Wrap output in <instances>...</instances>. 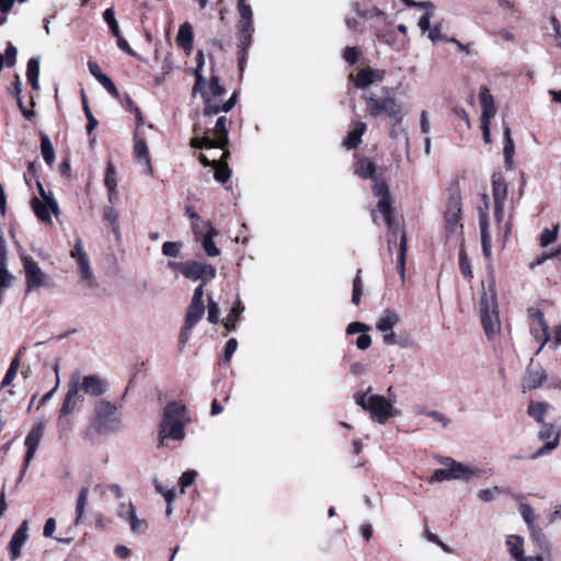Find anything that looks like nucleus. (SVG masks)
<instances>
[{
  "label": "nucleus",
  "mask_w": 561,
  "mask_h": 561,
  "mask_svg": "<svg viewBox=\"0 0 561 561\" xmlns=\"http://www.w3.org/2000/svg\"><path fill=\"white\" fill-rule=\"evenodd\" d=\"M121 407L105 399L95 401L90 416V427L102 436L119 433L124 427Z\"/></svg>",
  "instance_id": "obj_1"
},
{
  "label": "nucleus",
  "mask_w": 561,
  "mask_h": 561,
  "mask_svg": "<svg viewBox=\"0 0 561 561\" xmlns=\"http://www.w3.org/2000/svg\"><path fill=\"white\" fill-rule=\"evenodd\" d=\"M366 110L371 117L386 116L390 121L403 122L405 113L403 105L392 94L391 89L381 88L378 91H366L363 95Z\"/></svg>",
  "instance_id": "obj_2"
},
{
  "label": "nucleus",
  "mask_w": 561,
  "mask_h": 561,
  "mask_svg": "<svg viewBox=\"0 0 561 561\" xmlns=\"http://www.w3.org/2000/svg\"><path fill=\"white\" fill-rule=\"evenodd\" d=\"M187 422L185 405L172 401L169 402L163 411L160 423L159 439L164 445L165 439L183 440L185 437L184 427Z\"/></svg>",
  "instance_id": "obj_3"
},
{
  "label": "nucleus",
  "mask_w": 561,
  "mask_h": 561,
  "mask_svg": "<svg viewBox=\"0 0 561 561\" xmlns=\"http://www.w3.org/2000/svg\"><path fill=\"white\" fill-rule=\"evenodd\" d=\"M229 124H231V122L226 116H219L213 129L204 130L198 123H195L193 126L195 137L192 138L191 146L197 149H224L229 144Z\"/></svg>",
  "instance_id": "obj_4"
},
{
  "label": "nucleus",
  "mask_w": 561,
  "mask_h": 561,
  "mask_svg": "<svg viewBox=\"0 0 561 561\" xmlns=\"http://www.w3.org/2000/svg\"><path fill=\"white\" fill-rule=\"evenodd\" d=\"M370 391L371 387H368L364 392H356L354 394V400L363 410L369 412L373 421L379 424H385L388 419L397 414V411L392 405V400L379 394H371L368 397Z\"/></svg>",
  "instance_id": "obj_5"
},
{
  "label": "nucleus",
  "mask_w": 561,
  "mask_h": 561,
  "mask_svg": "<svg viewBox=\"0 0 561 561\" xmlns=\"http://www.w3.org/2000/svg\"><path fill=\"white\" fill-rule=\"evenodd\" d=\"M481 322L489 339H492L501 329L496 293L493 285L489 293L483 288L480 297Z\"/></svg>",
  "instance_id": "obj_6"
},
{
  "label": "nucleus",
  "mask_w": 561,
  "mask_h": 561,
  "mask_svg": "<svg viewBox=\"0 0 561 561\" xmlns=\"http://www.w3.org/2000/svg\"><path fill=\"white\" fill-rule=\"evenodd\" d=\"M195 76V83L193 87V95L199 93L204 100V110L203 115L204 116H213L217 115L220 112L228 113L232 110V107L236 105L237 102V94L233 93L231 98L220 104L219 102H216L210 98L208 92L206 91V79L203 77L202 72L198 70H194Z\"/></svg>",
  "instance_id": "obj_7"
},
{
  "label": "nucleus",
  "mask_w": 561,
  "mask_h": 561,
  "mask_svg": "<svg viewBox=\"0 0 561 561\" xmlns=\"http://www.w3.org/2000/svg\"><path fill=\"white\" fill-rule=\"evenodd\" d=\"M21 260L25 274L26 293L37 290L41 287L51 288L54 286L53 278L42 271L38 263L32 256L22 255Z\"/></svg>",
  "instance_id": "obj_8"
},
{
  "label": "nucleus",
  "mask_w": 561,
  "mask_h": 561,
  "mask_svg": "<svg viewBox=\"0 0 561 561\" xmlns=\"http://www.w3.org/2000/svg\"><path fill=\"white\" fill-rule=\"evenodd\" d=\"M70 381L76 385L79 391H83L84 394L90 397H102L110 389L108 381L100 375H87L80 377L76 374L71 377Z\"/></svg>",
  "instance_id": "obj_9"
},
{
  "label": "nucleus",
  "mask_w": 561,
  "mask_h": 561,
  "mask_svg": "<svg viewBox=\"0 0 561 561\" xmlns=\"http://www.w3.org/2000/svg\"><path fill=\"white\" fill-rule=\"evenodd\" d=\"M373 193L379 197L377 209L383 216V219L390 230L393 229V208L388 185L382 181H375Z\"/></svg>",
  "instance_id": "obj_10"
},
{
  "label": "nucleus",
  "mask_w": 561,
  "mask_h": 561,
  "mask_svg": "<svg viewBox=\"0 0 561 561\" xmlns=\"http://www.w3.org/2000/svg\"><path fill=\"white\" fill-rule=\"evenodd\" d=\"M437 459L440 465L448 467L451 480L470 481L474 478H480L482 473L480 469L458 462L450 457H439Z\"/></svg>",
  "instance_id": "obj_11"
},
{
  "label": "nucleus",
  "mask_w": 561,
  "mask_h": 561,
  "mask_svg": "<svg viewBox=\"0 0 561 561\" xmlns=\"http://www.w3.org/2000/svg\"><path fill=\"white\" fill-rule=\"evenodd\" d=\"M492 195L494 199V218L496 224L501 226L507 199V184L502 175H493Z\"/></svg>",
  "instance_id": "obj_12"
},
{
  "label": "nucleus",
  "mask_w": 561,
  "mask_h": 561,
  "mask_svg": "<svg viewBox=\"0 0 561 561\" xmlns=\"http://www.w3.org/2000/svg\"><path fill=\"white\" fill-rule=\"evenodd\" d=\"M461 198L459 194H451L445 210V222L449 233H456L458 228H462L461 220Z\"/></svg>",
  "instance_id": "obj_13"
},
{
  "label": "nucleus",
  "mask_w": 561,
  "mask_h": 561,
  "mask_svg": "<svg viewBox=\"0 0 561 561\" xmlns=\"http://www.w3.org/2000/svg\"><path fill=\"white\" fill-rule=\"evenodd\" d=\"M44 434V423L39 422L35 424L28 434L25 437V446H26V454H25V460L22 469V474L26 471V469L30 466V462L35 456L36 449L42 440Z\"/></svg>",
  "instance_id": "obj_14"
},
{
  "label": "nucleus",
  "mask_w": 561,
  "mask_h": 561,
  "mask_svg": "<svg viewBox=\"0 0 561 561\" xmlns=\"http://www.w3.org/2000/svg\"><path fill=\"white\" fill-rule=\"evenodd\" d=\"M192 280H202V283H207L216 277V268L206 263L197 262V261H187L185 276Z\"/></svg>",
  "instance_id": "obj_15"
},
{
  "label": "nucleus",
  "mask_w": 561,
  "mask_h": 561,
  "mask_svg": "<svg viewBox=\"0 0 561 561\" xmlns=\"http://www.w3.org/2000/svg\"><path fill=\"white\" fill-rule=\"evenodd\" d=\"M553 437L552 440L547 442L542 447H540L538 450H536L531 456L530 459L535 460L539 457H542L545 455L550 454L553 449H556L559 445V434L554 431L553 424H545L543 428L539 431L538 438L540 440L550 439Z\"/></svg>",
  "instance_id": "obj_16"
},
{
  "label": "nucleus",
  "mask_w": 561,
  "mask_h": 561,
  "mask_svg": "<svg viewBox=\"0 0 561 561\" xmlns=\"http://www.w3.org/2000/svg\"><path fill=\"white\" fill-rule=\"evenodd\" d=\"M254 33L253 25H238L237 37L239 41V67L243 70V66L248 56V50L252 43V36Z\"/></svg>",
  "instance_id": "obj_17"
},
{
  "label": "nucleus",
  "mask_w": 561,
  "mask_h": 561,
  "mask_svg": "<svg viewBox=\"0 0 561 561\" xmlns=\"http://www.w3.org/2000/svg\"><path fill=\"white\" fill-rule=\"evenodd\" d=\"M84 401V394L80 393L76 385H72L71 381H69V388L68 391L64 398V402L61 404V408L59 410V413L62 415L70 414L78 408L80 403Z\"/></svg>",
  "instance_id": "obj_18"
},
{
  "label": "nucleus",
  "mask_w": 561,
  "mask_h": 561,
  "mask_svg": "<svg viewBox=\"0 0 561 561\" xmlns=\"http://www.w3.org/2000/svg\"><path fill=\"white\" fill-rule=\"evenodd\" d=\"M134 156L137 163L144 167L142 172L152 175L153 169L151 165L150 153L147 142L144 138H135Z\"/></svg>",
  "instance_id": "obj_19"
},
{
  "label": "nucleus",
  "mask_w": 561,
  "mask_h": 561,
  "mask_svg": "<svg viewBox=\"0 0 561 561\" xmlns=\"http://www.w3.org/2000/svg\"><path fill=\"white\" fill-rule=\"evenodd\" d=\"M27 530L28 523L27 520H23L19 528L14 531L9 542V551L12 560H15L21 556V549L27 539Z\"/></svg>",
  "instance_id": "obj_20"
},
{
  "label": "nucleus",
  "mask_w": 561,
  "mask_h": 561,
  "mask_svg": "<svg viewBox=\"0 0 561 561\" xmlns=\"http://www.w3.org/2000/svg\"><path fill=\"white\" fill-rule=\"evenodd\" d=\"M547 380L546 371L540 366H530L523 380V390L537 389Z\"/></svg>",
  "instance_id": "obj_21"
},
{
  "label": "nucleus",
  "mask_w": 561,
  "mask_h": 561,
  "mask_svg": "<svg viewBox=\"0 0 561 561\" xmlns=\"http://www.w3.org/2000/svg\"><path fill=\"white\" fill-rule=\"evenodd\" d=\"M385 70L364 68L357 72L355 85L359 89H365L375 82L382 81L385 79Z\"/></svg>",
  "instance_id": "obj_22"
},
{
  "label": "nucleus",
  "mask_w": 561,
  "mask_h": 561,
  "mask_svg": "<svg viewBox=\"0 0 561 561\" xmlns=\"http://www.w3.org/2000/svg\"><path fill=\"white\" fill-rule=\"evenodd\" d=\"M76 262L80 272V282L91 291L96 290L99 285L95 277L93 276L88 255L76 260Z\"/></svg>",
  "instance_id": "obj_23"
},
{
  "label": "nucleus",
  "mask_w": 561,
  "mask_h": 561,
  "mask_svg": "<svg viewBox=\"0 0 561 561\" xmlns=\"http://www.w3.org/2000/svg\"><path fill=\"white\" fill-rule=\"evenodd\" d=\"M480 102L482 105V116L481 121L491 122L496 113V107L494 104L493 96L490 93V90L486 87H482L480 91Z\"/></svg>",
  "instance_id": "obj_24"
},
{
  "label": "nucleus",
  "mask_w": 561,
  "mask_h": 561,
  "mask_svg": "<svg viewBox=\"0 0 561 561\" xmlns=\"http://www.w3.org/2000/svg\"><path fill=\"white\" fill-rule=\"evenodd\" d=\"M530 333L536 340L541 341L536 352V354H539L545 345L550 341L549 325L546 321L531 322Z\"/></svg>",
  "instance_id": "obj_25"
},
{
  "label": "nucleus",
  "mask_w": 561,
  "mask_h": 561,
  "mask_svg": "<svg viewBox=\"0 0 561 561\" xmlns=\"http://www.w3.org/2000/svg\"><path fill=\"white\" fill-rule=\"evenodd\" d=\"M176 43L181 46L187 54L191 53L193 48V27L188 22H184L179 30L176 36Z\"/></svg>",
  "instance_id": "obj_26"
},
{
  "label": "nucleus",
  "mask_w": 561,
  "mask_h": 561,
  "mask_svg": "<svg viewBox=\"0 0 561 561\" xmlns=\"http://www.w3.org/2000/svg\"><path fill=\"white\" fill-rule=\"evenodd\" d=\"M398 322V313L392 309H385L376 323V328L381 332H388L391 331Z\"/></svg>",
  "instance_id": "obj_27"
},
{
  "label": "nucleus",
  "mask_w": 561,
  "mask_h": 561,
  "mask_svg": "<svg viewBox=\"0 0 561 561\" xmlns=\"http://www.w3.org/2000/svg\"><path fill=\"white\" fill-rule=\"evenodd\" d=\"M31 207L34 211V214L36 215V217L43 221V222H46V224H49L51 222V214H54L48 204H46L45 201H39L38 197H33L31 199Z\"/></svg>",
  "instance_id": "obj_28"
},
{
  "label": "nucleus",
  "mask_w": 561,
  "mask_h": 561,
  "mask_svg": "<svg viewBox=\"0 0 561 561\" xmlns=\"http://www.w3.org/2000/svg\"><path fill=\"white\" fill-rule=\"evenodd\" d=\"M39 57H32L27 61L26 78L33 90H39Z\"/></svg>",
  "instance_id": "obj_29"
},
{
  "label": "nucleus",
  "mask_w": 561,
  "mask_h": 561,
  "mask_svg": "<svg viewBox=\"0 0 561 561\" xmlns=\"http://www.w3.org/2000/svg\"><path fill=\"white\" fill-rule=\"evenodd\" d=\"M408 239L405 232L400 236L399 253L397 257V270L400 274L401 280L405 279V263H407Z\"/></svg>",
  "instance_id": "obj_30"
},
{
  "label": "nucleus",
  "mask_w": 561,
  "mask_h": 561,
  "mask_svg": "<svg viewBox=\"0 0 561 561\" xmlns=\"http://www.w3.org/2000/svg\"><path fill=\"white\" fill-rule=\"evenodd\" d=\"M505 545L511 557L517 561L524 554V539L520 536L510 535L506 537Z\"/></svg>",
  "instance_id": "obj_31"
},
{
  "label": "nucleus",
  "mask_w": 561,
  "mask_h": 561,
  "mask_svg": "<svg viewBox=\"0 0 561 561\" xmlns=\"http://www.w3.org/2000/svg\"><path fill=\"white\" fill-rule=\"evenodd\" d=\"M504 159L507 168H513V157L515 153V145L512 138L511 128L507 125H504V148H503Z\"/></svg>",
  "instance_id": "obj_32"
},
{
  "label": "nucleus",
  "mask_w": 561,
  "mask_h": 561,
  "mask_svg": "<svg viewBox=\"0 0 561 561\" xmlns=\"http://www.w3.org/2000/svg\"><path fill=\"white\" fill-rule=\"evenodd\" d=\"M551 409V405L548 402H534L531 401L528 405V414L536 422L545 424V416L548 410Z\"/></svg>",
  "instance_id": "obj_33"
},
{
  "label": "nucleus",
  "mask_w": 561,
  "mask_h": 561,
  "mask_svg": "<svg viewBox=\"0 0 561 561\" xmlns=\"http://www.w3.org/2000/svg\"><path fill=\"white\" fill-rule=\"evenodd\" d=\"M218 233L217 229H209L208 233H205L203 239L198 241L202 243V247L208 256H218L220 254V250L214 242V238L218 236Z\"/></svg>",
  "instance_id": "obj_34"
},
{
  "label": "nucleus",
  "mask_w": 561,
  "mask_h": 561,
  "mask_svg": "<svg viewBox=\"0 0 561 561\" xmlns=\"http://www.w3.org/2000/svg\"><path fill=\"white\" fill-rule=\"evenodd\" d=\"M204 313V304L191 302L186 311L184 323L188 324V327H195V324L203 318Z\"/></svg>",
  "instance_id": "obj_35"
},
{
  "label": "nucleus",
  "mask_w": 561,
  "mask_h": 561,
  "mask_svg": "<svg viewBox=\"0 0 561 561\" xmlns=\"http://www.w3.org/2000/svg\"><path fill=\"white\" fill-rule=\"evenodd\" d=\"M366 130V124L363 122H358L356 124V127L348 133L346 138L343 141V145L347 149L356 148L358 144L360 142L362 136Z\"/></svg>",
  "instance_id": "obj_36"
},
{
  "label": "nucleus",
  "mask_w": 561,
  "mask_h": 561,
  "mask_svg": "<svg viewBox=\"0 0 561 561\" xmlns=\"http://www.w3.org/2000/svg\"><path fill=\"white\" fill-rule=\"evenodd\" d=\"M39 136H41V151H42L43 159L50 167V165H53V163L55 161V150H54L53 144L46 134L41 133Z\"/></svg>",
  "instance_id": "obj_37"
},
{
  "label": "nucleus",
  "mask_w": 561,
  "mask_h": 561,
  "mask_svg": "<svg viewBox=\"0 0 561 561\" xmlns=\"http://www.w3.org/2000/svg\"><path fill=\"white\" fill-rule=\"evenodd\" d=\"M36 187L38 191L39 201H45L46 204H48L50 210L57 217L59 215L60 210H59L58 202L54 197L53 193L50 191L47 192L39 181H36Z\"/></svg>",
  "instance_id": "obj_38"
},
{
  "label": "nucleus",
  "mask_w": 561,
  "mask_h": 561,
  "mask_svg": "<svg viewBox=\"0 0 561 561\" xmlns=\"http://www.w3.org/2000/svg\"><path fill=\"white\" fill-rule=\"evenodd\" d=\"M243 310L244 307L242 306L240 299H237L225 321V328L228 332L236 330V323Z\"/></svg>",
  "instance_id": "obj_39"
},
{
  "label": "nucleus",
  "mask_w": 561,
  "mask_h": 561,
  "mask_svg": "<svg viewBox=\"0 0 561 561\" xmlns=\"http://www.w3.org/2000/svg\"><path fill=\"white\" fill-rule=\"evenodd\" d=\"M355 173L363 179H374L375 164L369 159L364 158L356 162Z\"/></svg>",
  "instance_id": "obj_40"
},
{
  "label": "nucleus",
  "mask_w": 561,
  "mask_h": 561,
  "mask_svg": "<svg viewBox=\"0 0 561 561\" xmlns=\"http://www.w3.org/2000/svg\"><path fill=\"white\" fill-rule=\"evenodd\" d=\"M480 233H481V245H482L483 254L485 257H490L491 253H492V239H491V233L489 231V226L485 222L484 215L482 216V220H481Z\"/></svg>",
  "instance_id": "obj_41"
},
{
  "label": "nucleus",
  "mask_w": 561,
  "mask_h": 561,
  "mask_svg": "<svg viewBox=\"0 0 561 561\" xmlns=\"http://www.w3.org/2000/svg\"><path fill=\"white\" fill-rule=\"evenodd\" d=\"M89 489L88 486L81 488L77 505H76V524L79 525L83 522L84 511L88 503Z\"/></svg>",
  "instance_id": "obj_42"
},
{
  "label": "nucleus",
  "mask_w": 561,
  "mask_h": 561,
  "mask_svg": "<svg viewBox=\"0 0 561 561\" xmlns=\"http://www.w3.org/2000/svg\"><path fill=\"white\" fill-rule=\"evenodd\" d=\"M126 523H128L130 527V531L133 534L137 535H144L148 529V523L144 518H139L136 514V511L127 516V519H125Z\"/></svg>",
  "instance_id": "obj_43"
},
{
  "label": "nucleus",
  "mask_w": 561,
  "mask_h": 561,
  "mask_svg": "<svg viewBox=\"0 0 561 561\" xmlns=\"http://www.w3.org/2000/svg\"><path fill=\"white\" fill-rule=\"evenodd\" d=\"M193 233L195 236L196 241L203 239L205 233H208L209 229H215L209 221L206 220H196L192 222Z\"/></svg>",
  "instance_id": "obj_44"
},
{
  "label": "nucleus",
  "mask_w": 561,
  "mask_h": 561,
  "mask_svg": "<svg viewBox=\"0 0 561 561\" xmlns=\"http://www.w3.org/2000/svg\"><path fill=\"white\" fill-rule=\"evenodd\" d=\"M238 11L240 14V21L238 25H253L252 22V8L245 2L238 3Z\"/></svg>",
  "instance_id": "obj_45"
},
{
  "label": "nucleus",
  "mask_w": 561,
  "mask_h": 561,
  "mask_svg": "<svg viewBox=\"0 0 561 561\" xmlns=\"http://www.w3.org/2000/svg\"><path fill=\"white\" fill-rule=\"evenodd\" d=\"M135 506L130 499H123L116 508V516L122 520L127 519V516L135 512Z\"/></svg>",
  "instance_id": "obj_46"
},
{
  "label": "nucleus",
  "mask_w": 561,
  "mask_h": 561,
  "mask_svg": "<svg viewBox=\"0 0 561 561\" xmlns=\"http://www.w3.org/2000/svg\"><path fill=\"white\" fill-rule=\"evenodd\" d=\"M102 497L106 495V492H111L115 499L123 500V489L117 484L101 485L98 484L94 488Z\"/></svg>",
  "instance_id": "obj_47"
},
{
  "label": "nucleus",
  "mask_w": 561,
  "mask_h": 561,
  "mask_svg": "<svg viewBox=\"0 0 561 561\" xmlns=\"http://www.w3.org/2000/svg\"><path fill=\"white\" fill-rule=\"evenodd\" d=\"M103 19L107 23L114 36H118L121 34L118 23L115 19V12L112 8H107L103 12Z\"/></svg>",
  "instance_id": "obj_48"
},
{
  "label": "nucleus",
  "mask_w": 561,
  "mask_h": 561,
  "mask_svg": "<svg viewBox=\"0 0 561 561\" xmlns=\"http://www.w3.org/2000/svg\"><path fill=\"white\" fill-rule=\"evenodd\" d=\"M214 168H215L214 178L216 181H218L220 183H226L230 179L231 170L229 169L227 163L219 165V163L217 162L214 165Z\"/></svg>",
  "instance_id": "obj_49"
},
{
  "label": "nucleus",
  "mask_w": 561,
  "mask_h": 561,
  "mask_svg": "<svg viewBox=\"0 0 561 561\" xmlns=\"http://www.w3.org/2000/svg\"><path fill=\"white\" fill-rule=\"evenodd\" d=\"M181 249V242L167 241L162 244V254L170 257H178L180 256Z\"/></svg>",
  "instance_id": "obj_50"
},
{
  "label": "nucleus",
  "mask_w": 561,
  "mask_h": 561,
  "mask_svg": "<svg viewBox=\"0 0 561 561\" xmlns=\"http://www.w3.org/2000/svg\"><path fill=\"white\" fill-rule=\"evenodd\" d=\"M209 90L211 93L210 98L216 102H218L217 98L225 94L226 89L220 84L218 76H213L210 78Z\"/></svg>",
  "instance_id": "obj_51"
},
{
  "label": "nucleus",
  "mask_w": 561,
  "mask_h": 561,
  "mask_svg": "<svg viewBox=\"0 0 561 561\" xmlns=\"http://www.w3.org/2000/svg\"><path fill=\"white\" fill-rule=\"evenodd\" d=\"M459 267L465 277H467V278L472 277V270L470 266V262H469L467 253L463 249H461L459 251Z\"/></svg>",
  "instance_id": "obj_52"
},
{
  "label": "nucleus",
  "mask_w": 561,
  "mask_h": 561,
  "mask_svg": "<svg viewBox=\"0 0 561 561\" xmlns=\"http://www.w3.org/2000/svg\"><path fill=\"white\" fill-rule=\"evenodd\" d=\"M558 236V226H554L553 229L545 228L540 234V245L547 247L552 243Z\"/></svg>",
  "instance_id": "obj_53"
},
{
  "label": "nucleus",
  "mask_w": 561,
  "mask_h": 561,
  "mask_svg": "<svg viewBox=\"0 0 561 561\" xmlns=\"http://www.w3.org/2000/svg\"><path fill=\"white\" fill-rule=\"evenodd\" d=\"M104 183L107 190H113V187H117L116 171L112 162L107 163Z\"/></svg>",
  "instance_id": "obj_54"
},
{
  "label": "nucleus",
  "mask_w": 561,
  "mask_h": 561,
  "mask_svg": "<svg viewBox=\"0 0 561 561\" xmlns=\"http://www.w3.org/2000/svg\"><path fill=\"white\" fill-rule=\"evenodd\" d=\"M519 512H520V515H522L523 519L528 525V527L533 528L536 515H535L534 510L530 507V505H528V504H520Z\"/></svg>",
  "instance_id": "obj_55"
},
{
  "label": "nucleus",
  "mask_w": 561,
  "mask_h": 561,
  "mask_svg": "<svg viewBox=\"0 0 561 561\" xmlns=\"http://www.w3.org/2000/svg\"><path fill=\"white\" fill-rule=\"evenodd\" d=\"M353 10L357 13V15L364 19H373L374 16H380L383 14L381 10L378 8H373L370 10H362L359 3H353Z\"/></svg>",
  "instance_id": "obj_56"
},
{
  "label": "nucleus",
  "mask_w": 561,
  "mask_h": 561,
  "mask_svg": "<svg viewBox=\"0 0 561 561\" xmlns=\"http://www.w3.org/2000/svg\"><path fill=\"white\" fill-rule=\"evenodd\" d=\"M502 489L499 486H494L492 489H483L478 492V496L483 502H492L496 499L499 494H501Z\"/></svg>",
  "instance_id": "obj_57"
},
{
  "label": "nucleus",
  "mask_w": 561,
  "mask_h": 561,
  "mask_svg": "<svg viewBox=\"0 0 561 561\" xmlns=\"http://www.w3.org/2000/svg\"><path fill=\"white\" fill-rule=\"evenodd\" d=\"M219 316H220V309H219L218 304L215 302L210 297H208V316H207V320L210 323L216 324L219 321Z\"/></svg>",
  "instance_id": "obj_58"
},
{
  "label": "nucleus",
  "mask_w": 561,
  "mask_h": 561,
  "mask_svg": "<svg viewBox=\"0 0 561 561\" xmlns=\"http://www.w3.org/2000/svg\"><path fill=\"white\" fill-rule=\"evenodd\" d=\"M16 56H18L16 47L12 43H9L5 48V53H4V57H3L5 66L9 68L13 67L16 62Z\"/></svg>",
  "instance_id": "obj_59"
},
{
  "label": "nucleus",
  "mask_w": 561,
  "mask_h": 561,
  "mask_svg": "<svg viewBox=\"0 0 561 561\" xmlns=\"http://www.w3.org/2000/svg\"><path fill=\"white\" fill-rule=\"evenodd\" d=\"M360 270L357 271V275L354 278L353 282V295H352V302L355 306H358L360 302V296H362V280H360Z\"/></svg>",
  "instance_id": "obj_60"
},
{
  "label": "nucleus",
  "mask_w": 561,
  "mask_h": 561,
  "mask_svg": "<svg viewBox=\"0 0 561 561\" xmlns=\"http://www.w3.org/2000/svg\"><path fill=\"white\" fill-rule=\"evenodd\" d=\"M57 428L60 437L65 436L71 430V420L68 415L59 413L57 420Z\"/></svg>",
  "instance_id": "obj_61"
},
{
  "label": "nucleus",
  "mask_w": 561,
  "mask_h": 561,
  "mask_svg": "<svg viewBox=\"0 0 561 561\" xmlns=\"http://www.w3.org/2000/svg\"><path fill=\"white\" fill-rule=\"evenodd\" d=\"M482 204L479 206V226L481 227L482 216L484 215L485 222L489 225V209L490 197L486 194H481Z\"/></svg>",
  "instance_id": "obj_62"
},
{
  "label": "nucleus",
  "mask_w": 561,
  "mask_h": 561,
  "mask_svg": "<svg viewBox=\"0 0 561 561\" xmlns=\"http://www.w3.org/2000/svg\"><path fill=\"white\" fill-rule=\"evenodd\" d=\"M103 218H104V220L108 221L111 225L114 226L113 230L115 232L118 231V226H117L118 215H117V211L113 207L106 206L104 208Z\"/></svg>",
  "instance_id": "obj_63"
},
{
  "label": "nucleus",
  "mask_w": 561,
  "mask_h": 561,
  "mask_svg": "<svg viewBox=\"0 0 561 561\" xmlns=\"http://www.w3.org/2000/svg\"><path fill=\"white\" fill-rule=\"evenodd\" d=\"M99 82L102 87L114 98H118L119 93L113 81L105 75L102 77Z\"/></svg>",
  "instance_id": "obj_64"
}]
</instances>
